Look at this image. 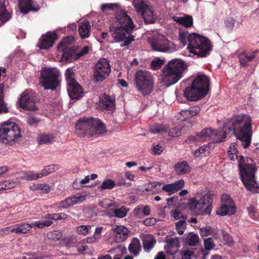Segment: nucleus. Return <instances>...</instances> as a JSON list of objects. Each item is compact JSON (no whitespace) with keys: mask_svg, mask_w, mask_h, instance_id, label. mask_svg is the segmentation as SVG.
Masks as SVG:
<instances>
[{"mask_svg":"<svg viewBox=\"0 0 259 259\" xmlns=\"http://www.w3.org/2000/svg\"><path fill=\"white\" fill-rule=\"evenodd\" d=\"M193 252L190 250L184 251L182 253V259H190Z\"/></svg>","mask_w":259,"mask_h":259,"instance_id":"64","label":"nucleus"},{"mask_svg":"<svg viewBox=\"0 0 259 259\" xmlns=\"http://www.w3.org/2000/svg\"><path fill=\"white\" fill-rule=\"evenodd\" d=\"M117 5L115 4H106L102 6L101 9L103 12H105L109 10H113L115 8L117 7Z\"/></svg>","mask_w":259,"mask_h":259,"instance_id":"60","label":"nucleus"},{"mask_svg":"<svg viewBox=\"0 0 259 259\" xmlns=\"http://www.w3.org/2000/svg\"><path fill=\"white\" fill-rule=\"evenodd\" d=\"M200 141L210 140L213 137L218 135L217 131L212 130L210 128H206L203 129L199 134Z\"/></svg>","mask_w":259,"mask_h":259,"instance_id":"31","label":"nucleus"},{"mask_svg":"<svg viewBox=\"0 0 259 259\" xmlns=\"http://www.w3.org/2000/svg\"><path fill=\"white\" fill-rule=\"evenodd\" d=\"M4 86L2 84H0V113L2 112L7 113L8 109L6 104L3 102L4 95Z\"/></svg>","mask_w":259,"mask_h":259,"instance_id":"51","label":"nucleus"},{"mask_svg":"<svg viewBox=\"0 0 259 259\" xmlns=\"http://www.w3.org/2000/svg\"><path fill=\"white\" fill-rule=\"evenodd\" d=\"M54 140V137L52 135L44 134L38 136L37 142L39 144H47L52 143Z\"/></svg>","mask_w":259,"mask_h":259,"instance_id":"44","label":"nucleus"},{"mask_svg":"<svg viewBox=\"0 0 259 259\" xmlns=\"http://www.w3.org/2000/svg\"><path fill=\"white\" fill-rule=\"evenodd\" d=\"M192 85L198 91L206 92V95L209 90V81L208 77L204 74L197 75L194 79Z\"/></svg>","mask_w":259,"mask_h":259,"instance_id":"17","label":"nucleus"},{"mask_svg":"<svg viewBox=\"0 0 259 259\" xmlns=\"http://www.w3.org/2000/svg\"><path fill=\"white\" fill-rule=\"evenodd\" d=\"M133 5L138 13L142 16L146 24H152L155 22L156 16L147 3L143 0H134Z\"/></svg>","mask_w":259,"mask_h":259,"instance_id":"12","label":"nucleus"},{"mask_svg":"<svg viewBox=\"0 0 259 259\" xmlns=\"http://www.w3.org/2000/svg\"><path fill=\"white\" fill-rule=\"evenodd\" d=\"M161 183L158 182H153L146 185L144 191L147 192H150L152 194L158 193L161 191Z\"/></svg>","mask_w":259,"mask_h":259,"instance_id":"38","label":"nucleus"},{"mask_svg":"<svg viewBox=\"0 0 259 259\" xmlns=\"http://www.w3.org/2000/svg\"><path fill=\"white\" fill-rule=\"evenodd\" d=\"M176 229L178 233L182 235L186 229V223L184 220H181L175 223Z\"/></svg>","mask_w":259,"mask_h":259,"instance_id":"49","label":"nucleus"},{"mask_svg":"<svg viewBox=\"0 0 259 259\" xmlns=\"http://www.w3.org/2000/svg\"><path fill=\"white\" fill-rule=\"evenodd\" d=\"M110 61L105 58L100 59L95 66L94 78L97 82L104 81L111 71Z\"/></svg>","mask_w":259,"mask_h":259,"instance_id":"13","label":"nucleus"},{"mask_svg":"<svg viewBox=\"0 0 259 259\" xmlns=\"http://www.w3.org/2000/svg\"><path fill=\"white\" fill-rule=\"evenodd\" d=\"M236 21V19L233 18H228L225 21V25L227 29L230 31L232 30Z\"/></svg>","mask_w":259,"mask_h":259,"instance_id":"55","label":"nucleus"},{"mask_svg":"<svg viewBox=\"0 0 259 259\" xmlns=\"http://www.w3.org/2000/svg\"><path fill=\"white\" fill-rule=\"evenodd\" d=\"M200 111V107L195 106L191 107L189 109L182 110L180 112V113L184 118L183 120H186L187 118H191L193 116L197 115L199 113Z\"/></svg>","mask_w":259,"mask_h":259,"instance_id":"33","label":"nucleus"},{"mask_svg":"<svg viewBox=\"0 0 259 259\" xmlns=\"http://www.w3.org/2000/svg\"><path fill=\"white\" fill-rule=\"evenodd\" d=\"M208 153V147L207 146H202L198 148L194 152V155L196 157H200L205 156Z\"/></svg>","mask_w":259,"mask_h":259,"instance_id":"53","label":"nucleus"},{"mask_svg":"<svg viewBox=\"0 0 259 259\" xmlns=\"http://www.w3.org/2000/svg\"><path fill=\"white\" fill-rule=\"evenodd\" d=\"M107 132L103 123L93 118H80L75 124V134L80 137L101 135Z\"/></svg>","mask_w":259,"mask_h":259,"instance_id":"5","label":"nucleus"},{"mask_svg":"<svg viewBox=\"0 0 259 259\" xmlns=\"http://www.w3.org/2000/svg\"><path fill=\"white\" fill-rule=\"evenodd\" d=\"M141 249L142 246L139 239L136 238H133L128 246V251L130 252L137 256L139 254Z\"/></svg>","mask_w":259,"mask_h":259,"instance_id":"36","label":"nucleus"},{"mask_svg":"<svg viewBox=\"0 0 259 259\" xmlns=\"http://www.w3.org/2000/svg\"><path fill=\"white\" fill-rule=\"evenodd\" d=\"M32 228L31 224L27 223H23L17 224L15 226V228L11 229V233H16V234H26Z\"/></svg>","mask_w":259,"mask_h":259,"instance_id":"34","label":"nucleus"},{"mask_svg":"<svg viewBox=\"0 0 259 259\" xmlns=\"http://www.w3.org/2000/svg\"><path fill=\"white\" fill-rule=\"evenodd\" d=\"M186 240L188 245L194 246L198 245L199 238L197 234L191 232L187 235Z\"/></svg>","mask_w":259,"mask_h":259,"instance_id":"40","label":"nucleus"},{"mask_svg":"<svg viewBox=\"0 0 259 259\" xmlns=\"http://www.w3.org/2000/svg\"><path fill=\"white\" fill-rule=\"evenodd\" d=\"M148 42L155 51L171 52L176 50L175 45L163 35L156 38H149Z\"/></svg>","mask_w":259,"mask_h":259,"instance_id":"11","label":"nucleus"},{"mask_svg":"<svg viewBox=\"0 0 259 259\" xmlns=\"http://www.w3.org/2000/svg\"><path fill=\"white\" fill-rule=\"evenodd\" d=\"M212 45L207 38L195 33H191L189 36L188 49L189 52L198 57H204L209 54Z\"/></svg>","mask_w":259,"mask_h":259,"instance_id":"6","label":"nucleus"},{"mask_svg":"<svg viewBox=\"0 0 259 259\" xmlns=\"http://www.w3.org/2000/svg\"><path fill=\"white\" fill-rule=\"evenodd\" d=\"M172 20L177 23L185 27H189L193 25V19L190 15H185L183 17H172Z\"/></svg>","mask_w":259,"mask_h":259,"instance_id":"26","label":"nucleus"},{"mask_svg":"<svg viewBox=\"0 0 259 259\" xmlns=\"http://www.w3.org/2000/svg\"><path fill=\"white\" fill-rule=\"evenodd\" d=\"M59 169V166L56 164H51L45 166L39 173H35L36 180L46 177Z\"/></svg>","mask_w":259,"mask_h":259,"instance_id":"30","label":"nucleus"},{"mask_svg":"<svg viewBox=\"0 0 259 259\" xmlns=\"http://www.w3.org/2000/svg\"><path fill=\"white\" fill-rule=\"evenodd\" d=\"M116 21L109 28L111 35L117 42H121L120 47L129 45L134 40V36L130 34L135 25L132 19L123 10H119L116 14Z\"/></svg>","mask_w":259,"mask_h":259,"instance_id":"2","label":"nucleus"},{"mask_svg":"<svg viewBox=\"0 0 259 259\" xmlns=\"http://www.w3.org/2000/svg\"><path fill=\"white\" fill-rule=\"evenodd\" d=\"M174 169L177 175L182 176L190 172L192 168L187 161H183L175 163Z\"/></svg>","mask_w":259,"mask_h":259,"instance_id":"25","label":"nucleus"},{"mask_svg":"<svg viewBox=\"0 0 259 259\" xmlns=\"http://www.w3.org/2000/svg\"><path fill=\"white\" fill-rule=\"evenodd\" d=\"M21 138L20 130L14 122H4L0 127V141L4 144L13 145Z\"/></svg>","mask_w":259,"mask_h":259,"instance_id":"8","label":"nucleus"},{"mask_svg":"<svg viewBox=\"0 0 259 259\" xmlns=\"http://www.w3.org/2000/svg\"><path fill=\"white\" fill-rule=\"evenodd\" d=\"M205 248L207 250L211 249L214 246L213 239L211 238H208L204 240V241Z\"/></svg>","mask_w":259,"mask_h":259,"instance_id":"59","label":"nucleus"},{"mask_svg":"<svg viewBox=\"0 0 259 259\" xmlns=\"http://www.w3.org/2000/svg\"><path fill=\"white\" fill-rule=\"evenodd\" d=\"M168 126L163 124H155L150 127V131L153 134H158L162 132H167Z\"/></svg>","mask_w":259,"mask_h":259,"instance_id":"47","label":"nucleus"},{"mask_svg":"<svg viewBox=\"0 0 259 259\" xmlns=\"http://www.w3.org/2000/svg\"><path fill=\"white\" fill-rule=\"evenodd\" d=\"M206 95V92L204 91H199L192 84L187 87L184 91V96L190 101H197Z\"/></svg>","mask_w":259,"mask_h":259,"instance_id":"18","label":"nucleus"},{"mask_svg":"<svg viewBox=\"0 0 259 259\" xmlns=\"http://www.w3.org/2000/svg\"><path fill=\"white\" fill-rule=\"evenodd\" d=\"M228 199L226 203L223 204L219 210H217V214L221 216H224L227 214L232 215L235 213L236 208L234 206L230 204L231 199H229L228 196L224 194L222 196V200Z\"/></svg>","mask_w":259,"mask_h":259,"instance_id":"20","label":"nucleus"},{"mask_svg":"<svg viewBox=\"0 0 259 259\" xmlns=\"http://www.w3.org/2000/svg\"><path fill=\"white\" fill-rule=\"evenodd\" d=\"M47 236L49 239L52 240H59L63 238L62 232L60 230H53L49 232Z\"/></svg>","mask_w":259,"mask_h":259,"instance_id":"48","label":"nucleus"},{"mask_svg":"<svg viewBox=\"0 0 259 259\" xmlns=\"http://www.w3.org/2000/svg\"><path fill=\"white\" fill-rule=\"evenodd\" d=\"M237 152L238 151L236 147V144L235 143H232L228 151L229 158L233 161L237 159L238 158V156L237 154Z\"/></svg>","mask_w":259,"mask_h":259,"instance_id":"46","label":"nucleus"},{"mask_svg":"<svg viewBox=\"0 0 259 259\" xmlns=\"http://www.w3.org/2000/svg\"><path fill=\"white\" fill-rule=\"evenodd\" d=\"M69 38H64L58 45L59 51L62 52V59L66 62H70L77 59L74 48L69 46Z\"/></svg>","mask_w":259,"mask_h":259,"instance_id":"14","label":"nucleus"},{"mask_svg":"<svg viewBox=\"0 0 259 259\" xmlns=\"http://www.w3.org/2000/svg\"><path fill=\"white\" fill-rule=\"evenodd\" d=\"M251 118L247 114H241L234 116L229 120L222 130L225 139L227 136L234 134L241 142L244 148H247L250 144L252 132Z\"/></svg>","mask_w":259,"mask_h":259,"instance_id":"1","label":"nucleus"},{"mask_svg":"<svg viewBox=\"0 0 259 259\" xmlns=\"http://www.w3.org/2000/svg\"><path fill=\"white\" fill-rule=\"evenodd\" d=\"M113 211L114 213L113 216L118 218H122L125 217L127 212L126 209L123 206L119 208L114 209Z\"/></svg>","mask_w":259,"mask_h":259,"instance_id":"52","label":"nucleus"},{"mask_svg":"<svg viewBox=\"0 0 259 259\" xmlns=\"http://www.w3.org/2000/svg\"><path fill=\"white\" fill-rule=\"evenodd\" d=\"M67 91L72 100L79 99L83 96L82 89L78 83L68 85Z\"/></svg>","mask_w":259,"mask_h":259,"instance_id":"23","label":"nucleus"},{"mask_svg":"<svg viewBox=\"0 0 259 259\" xmlns=\"http://www.w3.org/2000/svg\"><path fill=\"white\" fill-rule=\"evenodd\" d=\"M254 53L252 55H248L245 52L241 53L239 55V61L240 64L245 66L246 64L251 61L255 58Z\"/></svg>","mask_w":259,"mask_h":259,"instance_id":"41","label":"nucleus"},{"mask_svg":"<svg viewBox=\"0 0 259 259\" xmlns=\"http://www.w3.org/2000/svg\"><path fill=\"white\" fill-rule=\"evenodd\" d=\"M91 228L90 225H80L76 227V231L78 234L86 236L89 234Z\"/></svg>","mask_w":259,"mask_h":259,"instance_id":"50","label":"nucleus"},{"mask_svg":"<svg viewBox=\"0 0 259 259\" xmlns=\"http://www.w3.org/2000/svg\"><path fill=\"white\" fill-rule=\"evenodd\" d=\"M156 222V219L153 218H147L143 221L144 224L148 226H153L155 225Z\"/></svg>","mask_w":259,"mask_h":259,"instance_id":"63","label":"nucleus"},{"mask_svg":"<svg viewBox=\"0 0 259 259\" xmlns=\"http://www.w3.org/2000/svg\"><path fill=\"white\" fill-rule=\"evenodd\" d=\"M85 196L80 194L71 196L61 202V207L66 208L74 204L81 203L85 200Z\"/></svg>","mask_w":259,"mask_h":259,"instance_id":"22","label":"nucleus"},{"mask_svg":"<svg viewBox=\"0 0 259 259\" xmlns=\"http://www.w3.org/2000/svg\"><path fill=\"white\" fill-rule=\"evenodd\" d=\"M135 81L138 90L144 95H148L152 91L154 79L149 71L145 70L138 71L135 74Z\"/></svg>","mask_w":259,"mask_h":259,"instance_id":"10","label":"nucleus"},{"mask_svg":"<svg viewBox=\"0 0 259 259\" xmlns=\"http://www.w3.org/2000/svg\"><path fill=\"white\" fill-rule=\"evenodd\" d=\"M32 191L41 190L44 193H48L50 191V187L47 184H33L30 187Z\"/></svg>","mask_w":259,"mask_h":259,"instance_id":"43","label":"nucleus"},{"mask_svg":"<svg viewBox=\"0 0 259 259\" xmlns=\"http://www.w3.org/2000/svg\"><path fill=\"white\" fill-rule=\"evenodd\" d=\"M238 162L240 174L243 184L248 190L257 192L259 185L255 179L254 174L256 169L252 159L240 156Z\"/></svg>","mask_w":259,"mask_h":259,"instance_id":"4","label":"nucleus"},{"mask_svg":"<svg viewBox=\"0 0 259 259\" xmlns=\"http://www.w3.org/2000/svg\"><path fill=\"white\" fill-rule=\"evenodd\" d=\"M91 26L88 21H83L78 27V32L82 38H88L90 35Z\"/></svg>","mask_w":259,"mask_h":259,"instance_id":"29","label":"nucleus"},{"mask_svg":"<svg viewBox=\"0 0 259 259\" xmlns=\"http://www.w3.org/2000/svg\"><path fill=\"white\" fill-rule=\"evenodd\" d=\"M212 200L209 194H205L199 200L190 199L187 204L188 208L196 215L210 214Z\"/></svg>","mask_w":259,"mask_h":259,"instance_id":"7","label":"nucleus"},{"mask_svg":"<svg viewBox=\"0 0 259 259\" xmlns=\"http://www.w3.org/2000/svg\"><path fill=\"white\" fill-rule=\"evenodd\" d=\"M101 103L104 107L108 110L113 111L114 106V99L107 95H104Z\"/></svg>","mask_w":259,"mask_h":259,"instance_id":"39","label":"nucleus"},{"mask_svg":"<svg viewBox=\"0 0 259 259\" xmlns=\"http://www.w3.org/2000/svg\"><path fill=\"white\" fill-rule=\"evenodd\" d=\"M185 142H198L201 141L199 134H197L196 136H189L185 140Z\"/></svg>","mask_w":259,"mask_h":259,"instance_id":"62","label":"nucleus"},{"mask_svg":"<svg viewBox=\"0 0 259 259\" xmlns=\"http://www.w3.org/2000/svg\"><path fill=\"white\" fill-rule=\"evenodd\" d=\"M74 70L72 68H69L66 70L65 76L68 86L77 83L74 79Z\"/></svg>","mask_w":259,"mask_h":259,"instance_id":"42","label":"nucleus"},{"mask_svg":"<svg viewBox=\"0 0 259 259\" xmlns=\"http://www.w3.org/2000/svg\"><path fill=\"white\" fill-rule=\"evenodd\" d=\"M187 68L186 63L181 59L169 61L162 69L160 76V82L166 87L174 84L183 76Z\"/></svg>","mask_w":259,"mask_h":259,"instance_id":"3","label":"nucleus"},{"mask_svg":"<svg viewBox=\"0 0 259 259\" xmlns=\"http://www.w3.org/2000/svg\"><path fill=\"white\" fill-rule=\"evenodd\" d=\"M57 39L56 33L48 32L46 34L41 36L38 46L41 49H48L53 46L55 41Z\"/></svg>","mask_w":259,"mask_h":259,"instance_id":"19","label":"nucleus"},{"mask_svg":"<svg viewBox=\"0 0 259 259\" xmlns=\"http://www.w3.org/2000/svg\"><path fill=\"white\" fill-rule=\"evenodd\" d=\"M168 245L171 247H179L180 241L178 238H169L166 240Z\"/></svg>","mask_w":259,"mask_h":259,"instance_id":"57","label":"nucleus"},{"mask_svg":"<svg viewBox=\"0 0 259 259\" xmlns=\"http://www.w3.org/2000/svg\"><path fill=\"white\" fill-rule=\"evenodd\" d=\"M59 71L55 67H46L40 71V84L46 90H56L59 85Z\"/></svg>","mask_w":259,"mask_h":259,"instance_id":"9","label":"nucleus"},{"mask_svg":"<svg viewBox=\"0 0 259 259\" xmlns=\"http://www.w3.org/2000/svg\"><path fill=\"white\" fill-rule=\"evenodd\" d=\"M143 246L146 252H149L156 244V241L152 235H146L143 238Z\"/></svg>","mask_w":259,"mask_h":259,"instance_id":"27","label":"nucleus"},{"mask_svg":"<svg viewBox=\"0 0 259 259\" xmlns=\"http://www.w3.org/2000/svg\"><path fill=\"white\" fill-rule=\"evenodd\" d=\"M114 240L117 243L124 242L131 235L130 230L122 225H113L112 226Z\"/></svg>","mask_w":259,"mask_h":259,"instance_id":"15","label":"nucleus"},{"mask_svg":"<svg viewBox=\"0 0 259 259\" xmlns=\"http://www.w3.org/2000/svg\"><path fill=\"white\" fill-rule=\"evenodd\" d=\"M133 213L134 216L137 218H143L145 216L149 215L150 214V207L148 205H139L134 209Z\"/></svg>","mask_w":259,"mask_h":259,"instance_id":"28","label":"nucleus"},{"mask_svg":"<svg viewBox=\"0 0 259 259\" xmlns=\"http://www.w3.org/2000/svg\"><path fill=\"white\" fill-rule=\"evenodd\" d=\"M191 33L188 32H183L180 33V40L184 44H186L187 39L189 41V36Z\"/></svg>","mask_w":259,"mask_h":259,"instance_id":"61","label":"nucleus"},{"mask_svg":"<svg viewBox=\"0 0 259 259\" xmlns=\"http://www.w3.org/2000/svg\"><path fill=\"white\" fill-rule=\"evenodd\" d=\"M223 241L224 243L229 246H231L234 244V241L232 237L227 233H223Z\"/></svg>","mask_w":259,"mask_h":259,"instance_id":"58","label":"nucleus"},{"mask_svg":"<svg viewBox=\"0 0 259 259\" xmlns=\"http://www.w3.org/2000/svg\"><path fill=\"white\" fill-rule=\"evenodd\" d=\"M11 17V14L6 9L5 0H0V21L4 23Z\"/></svg>","mask_w":259,"mask_h":259,"instance_id":"35","label":"nucleus"},{"mask_svg":"<svg viewBox=\"0 0 259 259\" xmlns=\"http://www.w3.org/2000/svg\"><path fill=\"white\" fill-rule=\"evenodd\" d=\"M18 103L19 106L23 109L28 110H37L34 99L25 92L22 93Z\"/></svg>","mask_w":259,"mask_h":259,"instance_id":"16","label":"nucleus"},{"mask_svg":"<svg viewBox=\"0 0 259 259\" xmlns=\"http://www.w3.org/2000/svg\"><path fill=\"white\" fill-rule=\"evenodd\" d=\"M3 190H7L12 189L16 186V183L14 181H5L2 182Z\"/></svg>","mask_w":259,"mask_h":259,"instance_id":"56","label":"nucleus"},{"mask_svg":"<svg viewBox=\"0 0 259 259\" xmlns=\"http://www.w3.org/2000/svg\"><path fill=\"white\" fill-rule=\"evenodd\" d=\"M188 126L179 125L169 129L168 126L166 133L170 137H177L180 136L182 133H185L188 130Z\"/></svg>","mask_w":259,"mask_h":259,"instance_id":"37","label":"nucleus"},{"mask_svg":"<svg viewBox=\"0 0 259 259\" xmlns=\"http://www.w3.org/2000/svg\"><path fill=\"white\" fill-rule=\"evenodd\" d=\"M164 60L159 58H155L151 63V67L154 70H157L164 64Z\"/></svg>","mask_w":259,"mask_h":259,"instance_id":"54","label":"nucleus"},{"mask_svg":"<svg viewBox=\"0 0 259 259\" xmlns=\"http://www.w3.org/2000/svg\"><path fill=\"white\" fill-rule=\"evenodd\" d=\"M17 181H33L36 180L35 172L33 171H22L17 174Z\"/></svg>","mask_w":259,"mask_h":259,"instance_id":"32","label":"nucleus"},{"mask_svg":"<svg viewBox=\"0 0 259 259\" xmlns=\"http://www.w3.org/2000/svg\"><path fill=\"white\" fill-rule=\"evenodd\" d=\"M115 186L114 181L112 179H106L104 180L100 186L98 187L100 191L104 190H111Z\"/></svg>","mask_w":259,"mask_h":259,"instance_id":"45","label":"nucleus"},{"mask_svg":"<svg viewBox=\"0 0 259 259\" xmlns=\"http://www.w3.org/2000/svg\"><path fill=\"white\" fill-rule=\"evenodd\" d=\"M184 181L181 179L173 183L164 185L161 189L168 192L169 195H171L181 190L184 186Z\"/></svg>","mask_w":259,"mask_h":259,"instance_id":"24","label":"nucleus"},{"mask_svg":"<svg viewBox=\"0 0 259 259\" xmlns=\"http://www.w3.org/2000/svg\"><path fill=\"white\" fill-rule=\"evenodd\" d=\"M19 6L20 11L24 14L30 11H37L40 9L38 5L33 4L32 0H19Z\"/></svg>","mask_w":259,"mask_h":259,"instance_id":"21","label":"nucleus"}]
</instances>
